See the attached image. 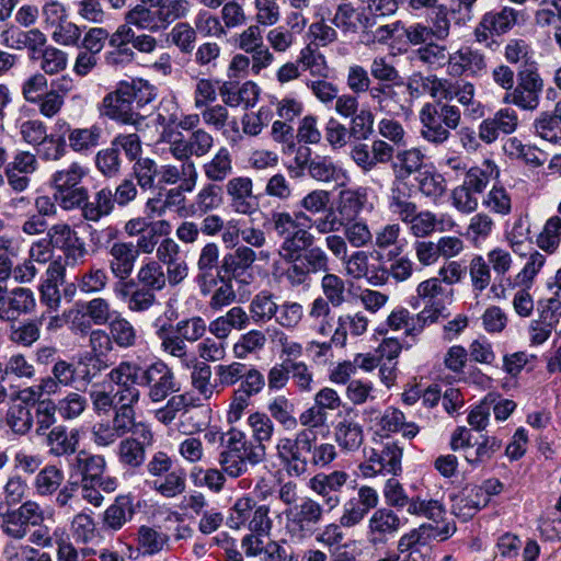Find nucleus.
Wrapping results in <instances>:
<instances>
[{"instance_id": "nucleus-1", "label": "nucleus", "mask_w": 561, "mask_h": 561, "mask_svg": "<svg viewBox=\"0 0 561 561\" xmlns=\"http://www.w3.org/2000/svg\"><path fill=\"white\" fill-rule=\"evenodd\" d=\"M153 85L144 79L119 81L114 91L108 92L99 105V114L122 125H130L139 130L147 118V106L154 100Z\"/></svg>"}, {"instance_id": "nucleus-2", "label": "nucleus", "mask_w": 561, "mask_h": 561, "mask_svg": "<svg viewBox=\"0 0 561 561\" xmlns=\"http://www.w3.org/2000/svg\"><path fill=\"white\" fill-rule=\"evenodd\" d=\"M215 374L218 385L222 388L239 383L232 392L227 412V422L229 424L237 423L250 407L251 398L257 396L264 389L265 377L255 366L237 360L217 365Z\"/></svg>"}, {"instance_id": "nucleus-3", "label": "nucleus", "mask_w": 561, "mask_h": 561, "mask_svg": "<svg viewBox=\"0 0 561 561\" xmlns=\"http://www.w3.org/2000/svg\"><path fill=\"white\" fill-rule=\"evenodd\" d=\"M165 287L163 266L156 260H148L140 265L136 277L121 283L115 287V293L129 311L145 313L159 304L156 294Z\"/></svg>"}, {"instance_id": "nucleus-4", "label": "nucleus", "mask_w": 561, "mask_h": 561, "mask_svg": "<svg viewBox=\"0 0 561 561\" xmlns=\"http://www.w3.org/2000/svg\"><path fill=\"white\" fill-rule=\"evenodd\" d=\"M302 240L286 252H279L282 259L289 263L285 277L291 286L308 284L312 274L327 273L330 271V259L327 252L316 245V238L300 236Z\"/></svg>"}, {"instance_id": "nucleus-5", "label": "nucleus", "mask_w": 561, "mask_h": 561, "mask_svg": "<svg viewBox=\"0 0 561 561\" xmlns=\"http://www.w3.org/2000/svg\"><path fill=\"white\" fill-rule=\"evenodd\" d=\"M438 99L423 104L419 112L421 137L433 146H442L451 137L461 121L460 108Z\"/></svg>"}, {"instance_id": "nucleus-6", "label": "nucleus", "mask_w": 561, "mask_h": 561, "mask_svg": "<svg viewBox=\"0 0 561 561\" xmlns=\"http://www.w3.org/2000/svg\"><path fill=\"white\" fill-rule=\"evenodd\" d=\"M265 459V451L248 438L247 434L231 427L229 440L218 455V463L224 472L231 479L249 473L250 469Z\"/></svg>"}, {"instance_id": "nucleus-7", "label": "nucleus", "mask_w": 561, "mask_h": 561, "mask_svg": "<svg viewBox=\"0 0 561 561\" xmlns=\"http://www.w3.org/2000/svg\"><path fill=\"white\" fill-rule=\"evenodd\" d=\"M75 463L81 476L82 497L94 506H100L104 500L101 491L112 493L117 489L115 477L105 474L106 460L102 455H94L87 450L77 453Z\"/></svg>"}, {"instance_id": "nucleus-8", "label": "nucleus", "mask_w": 561, "mask_h": 561, "mask_svg": "<svg viewBox=\"0 0 561 561\" xmlns=\"http://www.w3.org/2000/svg\"><path fill=\"white\" fill-rule=\"evenodd\" d=\"M545 82L537 62L519 65L516 81L510 93H504L503 103L515 105L523 111H536L540 105Z\"/></svg>"}, {"instance_id": "nucleus-9", "label": "nucleus", "mask_w": 561, "mask_h": 561, "mask_svg": "<svg viewBox=\"0 0 561 561\" xmlns=\"http://www.w3.org/2000/svg\"><path fill=\"white\" fill-rule=\"evenodd\" d=\"M84 176L85 171L78 162H72L51 174L49 185L56 193L58 206L64 210L77 209L85 199L87 188L80 186Z\"/></svg>"}, {"instance_id": "nucleus-10", "label": "nucleus", "mask_w": 561, "mask_h": 561, "mask_svg": "<svg viewBox=\"0 0 561 561\" xmlns=\"http://www.w3.org/2000/svg\"><path fill=\"white\" fill-rule=\"evenodd\" d=\"M312 437L311 430H301L291 437L285 436L277 440L276 456L290 477L307 473Z\"/></svg>"}, {"instance_id": "nucleus-11", "label": "nucleus", "mask_w": 561, "mask_h": 561, "mask_svg": "<svg viewBox=\"0 0 561 561\" xmlns=\"http://www.w3.org/2000/svg\"><path fill=\"white\" fill-rule=\"evenodd\" d=\"M139 387L147 390L148 399L153 403L165 400L170 394L180 391L173 369L162 359L149 365H139Z\"/></svg>"}, {"instance_id": "nucleus-12", "label": "nucleus", "mask_w": 561, "mask_h": 561, "mask_svg": "<svg viewBox=\"0 0 561 561\" xmlns=\"http://www.w3.org/2000/svg\"><path fill=\"white\" fill-rule=\"evenodd\" d=\"M403 449L394 442L381 443L365 454L358 470L364 478L398 477L402 472Z\"/></svg>"}, {"instance_id": "nucleus-13", "label": "nucleus", "mask_w": 561, "mask_h": 561, "mask_svg": "<svg viewBox=\"0 0 561 561\" xmlns=\"http://www.w3.org/2000/svg\"><path fill=\"white\" fill-rule=\"evenodd\" d=\"M325 507L312 497L301 499L285 511L287 528L299 538L313 536L324 519Z\"/></svg>"}, {"instance_id": "nucleus-14", "label": "nucleus", "mask_w": 561, "mask_h": 561, "mask_svg": "<svg viewBox=\"0 0 561 561\" xmlns=\"http://www.w3.org/2000/svg\"><path fill=\"white\" fill-rule=\"evenodd\" d=\"M407 519L400 517L398 512L390 507H379L375 510L368 518L366 539L375 548H383L396 537L404 526Z\"/></svg>"}, {"instance_id": "nucleus-15", "label": "nucleus", "mask_w": 561, "mask_h": 561, "mask_svg": "<svg viewBox=\"0 0 561 561\" xmlns=\"http://www.w3.org/2000/svg\"><path fill=\"white\" fill-rule=\"evenodd\" d=\"M188 9L187 0H163L154 9L141 8V22L137 28L150 33L164 31L174 21L185 18Z\"/></svg>"}, {"instance_id": "nucleus-16", "label": "nucleus", "mask_w": 561, "mask_h": 561, "mask_svg": "<svg viewBox=\"0 0 561 561\" xmlns=\"http://www.w3.org/2000/svg\"><path fill=\"white\" fill-rule=\"evenodd\" d=\"M300 221L311 222V217L304 210L295 211L293 215L288 211L279 210L271 213L268 222L273 231L283 240L279 252H286L299 243L302 240V238H299L300 236L311 234L308 229L299 227Z\"/></svg>"}, {"instance_id": "nucleus-17", "label": "nucleus", "mask_w": 561, "mask_h": 561, "mask_svg": "<svg viewBox=\"0 0 561 561\" xmlns=\"http://www.w3.org/2000/svg\"><path fill=\"white\" fill-rule=\"evenodd\" d=\"M47 237L50 238L54 249L64 253L67 265L76 266L84 263L88 249L84 241L70 225L66 222L53 225L48 229Z\"/></svg>"}, {"instance_id": "nucleus-18", "label": "nucleus", "mask_w": 561, "mask_h": 561, "mask_svg": "<svg viewBox=\"0 0 561 561\" xmlns=\"http://www.w3.org/2000/svg\"><path fill=\"white\" fill-rule=\"evenodd\" d=\"M518 20V11L503 7L500 10H492L482 15L473 31L476 42L491 47L496 42L491 39L493 35L501 36L510 32Z\"/></svg>"}, {"instance_id": "nucleus-19", "label": "nucleus", "mask_w": 561, "mask_h": 561, "mask_svg": "<svg viewBox=\"0 0 561 561\" xmlns=\"http://www.w3.org/2000/svg\"><path fill=\"white\" fill-rule=\"evenodd\" d=\"M457 530L455 523H446L444 526H433L424 523L417 528L411 529L400 537L397 550L400 554L423 556L421 547L427 545L431 538L439 537L442 540L450 538Z\"/></svg>"}, {"instance_id": "nucleus-20", "label": "nucleus", "mask_w": 561, "mask_h": 561, "mask_svg": "<svg viewBox=\"0 0 561 561\" xmlns=\"http://www.w3.org/2000/svg\"><path fill=\"white\" fill-rule=\"evenodd\" d=\"M44 520V512L34 501H26L16 508H8L1 526L3 534L22 539L26 536L28 526H37Z\"/></svg>"}, {"instance_id": "nucleus-21", "label": "nucleus", "mask_w": 561, "mask_h": 561, "mask_svg": "<svg viewBox=\"0 0 561 561\" xmlns=\"http://www.w3.org/2000/svg\"><path fill=\"white\" fill-rule=\"evenodd\" d=\"M404 85L403 79L391 83H377L371 88L370 99L380 111L394 116L404 115L410 110V100Z\"/></svg>"}, {"instance_id": "nucleus-22", "label": "nucleus", "mask_w": 561, "mask_h": 561, "mask_svg": "<svg viewBox=\"0 0 561 561\" xmlns=\"http://www.w3.org/2000/svg\"><path fill=\"white\" fill-rule=\"evenodd\" d=\"M139 364L133 362H121L107 374L111 382L117 386L114 393L116 403L137 404L140 399L139 387Z\"/></svg>"}, {"instance_id": "nucleus-23", "label": "nucleus", "mask_w": 561, "mask_h": 561, "mask_svg": "<svg viewBox=\"0 0 561 561\" xmlns=\"http://www.w3.org/2000/svg\"><path fill=\"white\" fill-rule=\"evenodd\" d=\"M488 72L486 56L470 46H462L448 55V73L451 77L479 78Z\"/></svg>"}, {"instance_id": "nucleus-24", "label": "nucleus", "mask_w": 561, "mask_h": 561, "mask_svg": "<svg viewBox=\"0 0 561 561\" xmlns=\"http://www.w3.org/2000/svg\"><path fill=\"white\" fill-rule=\"evenodd\" d=\"M38 169L36 154L18 150L4 167L8 185L14 193H22L31 185V175Z\"/></svg>"}, {"instance_id": "nucleus-25", "label": "nucleus", "mask_w": 561, "mask_h": 561, "mask_svg": "<svg viewBox=\"0 0 561 561\" xmlns=\"http://www.w3.org/2000/svg\"><path fill=\"white\" fill-rule=\"evenodd\" d=\"M350 476L344 470H334L332 472H319L308 482L309 489L319 495L328 511L336 508L341 503L339 493L346 484Z\"/></svg>"}, {"instance_id": "nucleus-26", "label": "nucleus", "mask_w": 561, "mask_h": 561, "mask_svg": "<svg viewBox=\"0 0 561 561\" xmlns=\"http://www.w3.org/2000/svg\"><path fill=\"white\" fill-rule=\"evenodd\" d=\"M255 259V252L247 245L238 247L234 251L226 253L218 268L220 282L236 279L241 284H249L247 272L251 268Z\"/></svg>"}, {"instance_id": "nucleus-27", "label": "nucleus", "mask_w": 561, "mask_h": 561, "mask_svg": "<svg viewBox=\"0 0 561 561\" xmlns=\"http://www.w3.org/2000/svg\"><path fill=\"white\" fill-rule=\"evenodd\" d=\"M36 308L33 291L25 287H15L8 293L0 305V320L16 322L21 317L31 314Z\"/></svg>"}, {"instance_id": "nucleus-28", "label": "nucleus", "mask_w": 561, "mask_h": 561, "mask_svg": "<svg viewBox=\"0 0 561 561\" xmlns=\"http://www.w3.org/2000/svg\"><path fill=\"white\" fill-rule=\"evenodd\" d=\"M108 267L115 278L119 280L116 285L130 279V275L135 268L138 253L134 249L131 241H114L108 249Z\"/></svg>"}, {"instance_id": "nucleus-29", "label": "nucleus", "mask_w": 561, "mask_h": 561, "mask_svg": "<svg viewBox=\"0 0 561 561\" xmlns=\"http://www.w3.org/2000/svg\"><path fill=\"white\" fill-rule=\"evenodd\" d=\"M518 126V115L511 107L499 110L492 117L479 125V138L485 144L494 142L500 135L513 134Z\"/></svg>"}, {"instance_id": "nucleus-30", "label": "nucleus", "mask_w": 561, "mask_h": 561, "mask_svg": "<svg viewBox=\"0 0 561 561\" xmlns=\"http://www.w3.org/2000/svg\"><path fill=\"white\" fill-rule=\"evenodd\" d=\"M1 38L4 46L30 51V58L36 59L37 53L46 45V35L38 28H31L27 31L19 30L13 26L1 32Z\"/></svg>"}, {"instance_id": "nucleus-31", "label": "nucleus", "mask_w": 561, "mask_h": 561, "mask_svg": "<svg viewBox=\"0 0 561 561\" xmlns=\"http://www.w3.org/2000/svg\"><path fill=\"white\" fill-rule=\"evenodd\" d=\"M135 405L134 403H116L112 424L122 437L131 433L134 436L152 442L153 435L149 425L136 421Z\"/></svg>"}, {"instance_id": "nucleus-32", "label": "nucleus", "mask_w": 561, "mask_h": 561, "mask_svg": "<svg viewBox=\"0 0 561 561\" xmlns=\"http://www.w3.org/2000/svg\"><path fill=\"white\" fill-rule=\"evenodd\" d=\"M445 294L446 288L443 287L440 278L432 277L417 285L416 297L411 299L410 305L412 308L417 309L420 307V300H423L425 302L423 309L430 310L432 314L446 317V314H444L446 306L443 299Z\"/></svg>"}, {"instance_id": "nucleus-33", "label": "nucleus", "mask_w": 561, "mask_h": 561, "mask_svg": "<svg viewBox=\"0 0 561 561\" xmlns=\"http://www.w3.org/2000/svg\"><path fill=\"white\" fill-rule=\"evenodd\" d=\"M227 195L230 197L232 209L242 215H251L256 209L253 195V182L248 176H236L226 184Z\"/></svg>"}, {"instance_id": "nucleus-34", "label": "nucleus", "mask_w": 561, "mask_h": 561, "mask_svg": "<svg viewBox=\"0 0 561 561\" xmlns=\"http://www.w3.org/2000/svg\"><path fill=\"white\" fill-rule=\"evenodd\" d=\"M78 312H81V318L76 317L72 320L73 327L81 332H87L90 329V322L95 325H104L112 320L111 304L107 299L102 297L93 298L89 301L77 304Z\"/></svg>"}, {"instance_id": "nucleus-35", "label": "nucleus", "mask_w": 561, "mask_h": 561, "mask_svg": "<svg viewBox=\"0 0 561 561\" xmlns=\"http://www.w3.org/2000/svg\"><path fill=\"white\" fill-rule=\"evenodd\" d=\"M156 336L160 341L161 351L172 357H176L182 364L190 367V353L186 341L175 333L173 323L170 321L154 322Z\"/></svg>"}, {"instance_id": "nucleus-36", "label": "nucleus", "mask_w": 561, "mask_h": 561, "mask_svg": "<svg viewBox=\"0 0 561 561\" xmlns=\"http://www.w3.org/2000/svg\"><path fill=\"white\" fill-rule=\"evenodd\" d=\"M447 80L436 76H423L413 73L405 83L407 94L411 98H419L423 94H430L433 99L453 100L451 90L446 88Z\"/></svg>"}, {"instance_id": "nucleus-37", "label": "nucleus", "mask_w": 561, "mask_h": 561, "mask_svg": "<svg viewBox=\"0 0 561 561\" xmlns=\"http://www.w3.org/2000/svg\"><path fill=\"white\" fill-rule=\"evenodd\" d=\"M48 454L54 457H70L77 455L80 444L79 431H68L65 425H56L46 434Z\"/></svg>"}, {"instance_id": "nucleus-38", "label": "nucleus", "mask_w": 561, "mask_h": 561, "mask_svg": "<svg viewBox=\"0 0 561 561\" xmlns=\"http://www.w3.org/2000/svg\"><path fill=\"white\" fill-rule=\"evenodd\" d=\"M82 217L88 221H99L108 216L115 208L111 187H102L90 197L87 192L85 199L78 207Z\"/></svg>"}, {"instance_id": "nucleus-39", "label": "nucleus", "mask_w": 561, "mask_h": 561, "mask_svg": "<svg viewBox=\"0 0 561 561\" xmlns=\"http://www.w3.org/2000/svg\"><path fill=\"white\" fill-rule=\"evenodd\" d=\"M159 183L182 184V190L192 192L196 185L197 171L193 161L181 162L180 165L165 164L158 170Z\"/></svg>"}, {"instance_id": "nucleus-40", "label": "nucleus", "mask_w": 561, "mask_h": 561, "mask_svg": "<svg viewBox=\"0 0 561 561\" xmlns=\"http://www.w3.org/2000/svg\"><path fill=\"white\" fill-rule=\"evenodd\" d=\"M380 431L390 433H401L403 437L412 439L419 432L420 427L414 422H407L401 410L394 407H387L378 422Z\"/></svg>"}, {"instance_id": "nucleus-41", "label": "nucleus", "mask_w": 561, "mask_h": 561, "mask_svg": "<svg viewBox=\"0 0 561 561\" xmlns=\"http://www.w3.org/2000/svg\"><path fill=\"white\" fill-rule=\"evenodd\" d=\"M151 443L134 435L122 439L117 449L119 462L130 469L139 468L146 459V447Z\"/></svg>"}, {"instance_id": "nucleus-42", "label": "nucleus", "mask_w": 561, "mask_h": 561, "mask_svg": "<svg viewBox=\"0 0 561 561\" xmlns=\"http://www.w3.org/2000/svg\"><path fill=\"white\" fill-rule=\"evenodd\" d=\"M334 439L342 450L356 451L364 442L363 426L352 419H343L334 428Z\"/></svg>"}, {"instance_id": "nucleus-43", "label": "nucleus", "mask_w": 561, "mask_h": 561, "mask_svg": "<svg viewBox=\"0 0 561 561\" xmlns=\"http://www.w3.org/2000/svg\"><path fill=\"white\" fill-rule=\"evenodd\" d=\"M69 148L78 153L87 154L93 151L102 137V129L98 125L85 128H70L67 130Z\"/></svg>"}, {"instance_id": "nucleus-44", "label": "nucleus", "mask_w": 561, "mask_h": 561, "mask_svg": "<svg viewBox=\"0 0 561 561\" xmlns=\"http://www.w3.org/2000/svg\"><path fill=\"white\" fill-rule=\"evenodd\" d=\"M135 514L130 495H118L104 512V525L112 530H119Z\"/></svg>"}, {"instance_id": "nucleus-45", "label": "nucleus", "mask_w": 561, "mask_h": 561, "mask_svg": "<svg viewBox=\"0 0 561 561\" xmlns=\"http://www.w3.org/2000/svg\"><path fill=\"white\" fill-rule=\"evenodd\" d=\"M407 512L412 516L425 517L432 520L434 526H444L446 523H455L454 520H446V508L444 504L434 499H422L420 495H414L411 505Z\"/></svg>"}, {"instance_id": "nucleus-46", "label": "nucleus", "mask_w": 561, "mask_h": 561, "mask_svg": "<svg viewBox=\"0 0 561 561\" xmlns=\"http://www.w3.org/2000/svg\"><path fill=\"white\" fill-rule=\"evenodd\" d=\"M489 503L486 494L474 485L467 490V493L456 500L453 505V513L461 518L468 520L472 518L481 508L485 507Z\"/></svg>"}, {"instance_id": "nucleus-47", "label": "nucleus", "mask_w": 561, "mask_h": 561, "mask_svg": "<svg viewBox=\"0 0 561 561\" xmlns=\"http://www.w3.org/2000/svg\"><path fill=\"white\" fill-rule=\"evenodd\" d=\"M403 247H396L390 249L385 256L378 253V260H383L388 263L389 276L396 282H404L409 279L414 271L413 261L403 255Z\"/></svg>"}, {"instance_id": "nucleus-48", "label": "nucleus", "mask_w": 561, "mask_h": 561, "mask_svg": "<svg viewBox=\"0 0 561 561\" xmlns=\"http://www.w3.org/2000/svg\"><path fill=\"white\" fill-rule=\"evenodd\" d=\"M389 208L404 224L417 213L416 204L411 201V190L405 183L391 188Z\"/></svg>"}, {"instance_id": "nucleus-49", "label": "nucleus", "mask_w": 561, "mask_h": 561, "mask_svg": "<svg viewBox=\"0 0 561 561\" xmlns=\"http://www.w3.org/2000/svg\"><path fill=\"white\" fill-rule=\"evenodd\" d=\"M169 540L168 534L142 525L137 531V550L141 551L142 556H154L169 547Z\"/></svg>"}, {"instance_id": "nucleus-50", "label": "nucleus", "mask_w": 561, "mask_h": 561, "mask_svg": "<svg viewBox=\"0 0 561 561\" xmlns=\"http://www.w3.org/2000/svg\"><path fill=\"white\" fill-rule=\"evenodd\" d=\"M228 477L222 468L193 467L190 472L192 483L196 488H207L213 493H220L225 489Z\"/></svg>"}, {"instance_id": "nucleus-51", "label": "nucleus", "mask_w": 561, "mask_h": 561, "mask_svg": "<svg viewBox=\"0 0 561 561\" xmlns=\"http://www.w3.org/2000/svg\"><path fill=\"white\" fill-rule=\"evenodd\" d=\"M249 317L255 323H266L277 313V302L275 296L268 290H262L256 294L249 306Z\"/></svg>"}, {"instance_id": "nucleus-52", "label": "nucleus", "mask_w": 561, "mask_h": 561, "mask_svg": "<svg viewBox=\"0 0 561 561\" xmlns=\"http://www.w3.org/2000/svg\"><path fill=\"white\" fill-rule=\"evenodd\" d=\"M232 170V157L226 147L219 148L216 154L203 165L205 176L211 182L225 181Z\"/></svg>"}, {"instance_id": "nucleus-53", "label": "nucleus", "mask_w": 561, "mask_h": 561, "mask_svg": "<svg viewBox=\"0 0 561 561\" xmlns=\"http://www.w3.org/2000/svg\"><path fill=\"white\" fill-rule=\"evenodd\" d=\"M308 174L319 182H337L344 176L342 168L335 164L332 158L319 154L309 163Z\"/></svg>"}, {"instance_id": "nucleus-54", "label": "nucleus", "mask_w": 561, "mask_h": 561, "mask_svg": "<svg viewBox=\"0 0 561 561\" xmlns=\"http://www.w3.org/2000/svg\"><path fill=\"white\" fill-rule=\"evenodd\" d=\"M497 175L496 165L492 161L485 160L482 167H473L466 171L462 184L478 195L485 190L491 179Z\"/></svg>"}, {"instance_id": "nucleus-55", "label": "nucleus", "mask_w": 561, "mask_h": 561, "mask_svg": "<svg viewBox=\"0 0 561 561\" xmlns=\"http://www.w3.org/2000/svg\"><path fill=\"white\" fill-rule=\"evenodd\" d=\"M171 231V225L167 220L153 221L149 229L138 236L134 249L140 254H151L159 243L162 236H168Z\"/></svg>"}, {"instance_id": "nucleus-56", "label": "nucleus", "mask_w": 561, "mask_h": 561, "mask_svg": "<svg viewBox=\"0 0 561 561\" xmlns=\"http://www.w3.org/2000/svg\"><path fill=\"white\" fill-rule=\"evenodd\" d=\"M152 489L164 497H175L186 489V472L183 468H175L164 474L163 479L154 480Z\"/></svg>"}, {"instance_id": "nucleus-57", "label": "nucleus", "mask_w": 561, "mask_h": 561, "mask_svg": "<svg viewBox=\"0 0 561 561\" xmlns=\"http://www.w3.org/2000/svg\"><path fill=\"white\" fill-rule=\"evenodd\" d=\"M112 341L122 348L134 347L138 341V334L129 320L116 316L108 322Z\"/></svg>"}, {"instance_id": "nucleus-58", "label": "nucleus", "mask_w": 561, "mask_h": 561, "mask_svg": "<svg viewBox=\"0 0 561 561\" xmlns=\"http://www.w3.org/2000/svg\"><path fill=\"white\" fill-rule=\"evenodd\" d=\"M247 423L252 432L254 446H260L266 453L265 443H268L274 434V424L271 417L263 412H254L248 416Z\"/></svg>"}, {"instance_id": "nucleus-59", "label": "nucleus", "mask_w": 561, "mask_h": 561, "mask_svg": "<svg viewBox=\"0 0 561 561\" xmlns=\"http://www.w3.org/2000/svg\"><path fill=\"white\" fill-rule=\"evenodd\" d=\"M382 495L385 499L386 506L398 512L411 505L413 496H409L403 484L397 479L391 477L387 479L382 488Z\"/></svg>"}, {"instance_id": "nucleus-60", "label": "nucleus", "mask_w": 561, "mask_h": 561, "mask_svg": "<svg viewBox=\"0 0 561 561\" xmlns=\"http://www.w3.org/2000/svg\"><path fill=\"white\" fill-rule=\"evenodd\" d=\"M39 59V68L45 76H54L67 68L68 55L64 50L54 46H44L37 58Z\"/></svg>"}, {"instance_id": "nucleus-61", "label": "nucleus", "mask_w": 561, "mask_h": 561, "mask_svg": "<svg viewBox=\"0 0 561 561\" xmlns=\"http://www.w3.org/2000/svg\"><path fill=\"white\" fill-rule=\"evenodd\" d=\"M502 448V440L495 436H484L482 442L477 444L465 454V459L473 467H479L490 461Z\"/></svg>"}, {"instance_id": "nucleus-62", "label": "nucleus", "mask_w": 561, "mask_h": 561, "mask_svg": "<svg viewBox=\"0 0 561 561\" xmlns=\"http://www.w3.org/2000/svg\"><path fill=\"white\" fill-rule=\"evenodd\" d=\"M59 416L64 421H72L83 414L88 408V399L78 392H68L55 402Z\"/></svg>"}, {"instance_id": "nucleus-63", "label": "nucleus", "mask_w": 561, "mask_h": 561, "mask_svg": "<svg viewBox=\"0 0 561 561\" xmlns=\"http://www.w3.org/2000/svg\"><path fill=\"white\" fill-rule=\"evenodd\" d=\"M64 479L62 470L54 465H49L37 473L34 486L39 495H51L60 488Z\"/></svg>"}, {"instance_id": "nucleus-64", "label": "nucleus", "mask_w": 561, "mask_h": 561, "mask_svg": "<svg viewBox=\"0 0 561 561\" xmlns=\"http://www.w3.org/2000/svg\"><path fill=\"white\" fill-rule=\"evenodd\" d=\"M561 242V217H550L537 237V245L545 252L554 253Z\"/></svg>"}]
</instances>
